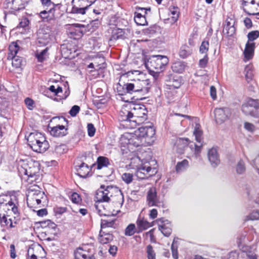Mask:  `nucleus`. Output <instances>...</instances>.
<instances>
[{"mask_svg":"<svg viewBox=\"0 0 259 259\" xmlns=\"http://www.w3.org/2000/svg\"><path fill=\"white\" fill-rule=\"evenodd\" d=\"M19 201L15 192L0 195V223L8 229L16 228L20 221Z\"/></svg>","mask_w":259,"mask_h":259,"instance_id":"f257e3e1","label":"nucleus"},{"mask_svg":"<svg viewBox=\"0 0 259 259\" xmlns=\"http://www.w3.org/2000/svg\"><path fill=\"white\" fill-rule=\"evenodd\" d=\"M127 74H135L138 76L137 78L131 80V82L124 84L123 89L125 90L124 93H132L133 92H141L144 93H147L151 87V81L149 79H143V74L138 70H134L128 72Z\"/></svg>","mask_w":259,"mask_h":259,"instance_id":"f03ea898","label":"nucleus"},{"mask_svg":"<svg viewBox=\"0 0 259 259\" xmlns=\"http://www.w3.org/2000/svg\"><path fill=\"white\" fill-rule=\"evenodd\" d=\"M113 194L117 198V202L119 205H122L124 202L123 195L121 191L117 187L107 186L105 188L104 186H101L96 192L95 198L97 202H108Z\"/></svg>","mask_w":259,"mask_h":259,"instance_id":"7ed1b4c3","label":"nucleus"},{"mask_svg":"<svg viewBox=\"0 0 259 259\" xmlns=\"http://www.w3.org/2000/svg\"><path fill=\"white\" fill-rule=\"evenodd\" d=\"M131 166L136 169V175L139 179H143L154 175L156 171L151 167L149 162L141 160L139 157L132 158Z\"/></svg>","mask_w":259,"mask_h":259,"instance_id":"20e7f679","label":"nucleus"},{"mask_svg":"<svg viewBox=\"0 0 259 259\" xmlns=\"http://www.w3.org/2000/svg\"><path fill=\"white\" fill-rule=\"evenodd\" d=\"M28 145L34 152L43 153L49 148L48 142L45 137L39 132H33L29 134L26 138Z\"/></svg>","mask_w":259,"mask_h":259,"instance_id":"39448f33","label":"nucleus"},{"mask_svg":"<svg viewBox=\"0 0 259 259\" xmlns=\"http://www.w3.org/2000/svg\"><path fill=\"white\" fill-rule=\"evenodd\" d=\"M18 171L21 176H27L31 178V181L37 179V174L39 171V163L38 161L31 159L23 160L20 161L18 167Z\"/></svg>","mask_w":259,"mask_h":259,"instance_id":"423d86ee","label":"nucleus"},{"mask_svg":"<svg viewBox=\"0 0 259 259\" xmlns=\"http://www.w3.org/2000/svg\"><path fill=\"white\" fill-rule=\"evenodd\" d=\"M131 106L132 124H130V127L134 128L137 124H140L147 119V111L144 105L131 103Z\"/></svg>","mask_w":259,"mask_h":259,"instance_id":"0eeeda50","label":"nucleus"},{"mask_svg":"<svg viewBox=\"0 0 259 259\" xmlns=\"http://www.w3.org/2000/svg\"><path fill=\"white\" fill-rule=\"evenodd\" d=\"M168 59L167 57L161 55L152 56L146 61L145 65L150 71L156 72L161 71L168 63Z\"/></svg>","mask_w":259,"mask_h":259,"instance_id":"6e6552de","label":"nucleus"},{"mask_svg":"<svg viewBox=\"0 0 259 259\" xmlns=\"http://www.w3.org/2000/svg\"><path fill=\"white\" fill-rule=\"evenodd\" d=\"M37 38L38 43L42 46L52 42L54 39V34L51 27L46 25L40 26L37 32Z\"/></svg>","mask_w":259,"mask_h":259,"instance_id":"1a4fd4ad","label":"nucleus"},{"mask_svg":"<svg viewBox=\"0 0 259 259\" xmlns=\"http://www.w3.org/2000/svg\"><path fill=\"white\" fill-rule=\"evenodd\" d=\"M241 110L246 115L258 118L259 117V103L257 100L247 99L243 103Z\"/></svg>","mask_w":259,"mask_h":259,"instance_id":"9d476101","label":"nucleus"},{"mask_svg":"<svg viewBox=\"0 0 259 259\" xmlns=\"http://www.w3.org/2000/svg\"><path fill=\"white\" fill-rule=\"evenodd\" d=\"M97 0H72L71 13L76 14L84 15L87 10Z\"/></svg>","mask_w":259,"mask_h":259,"instance_id":"9b49d317","label":"nucleus"},{"mask_svg":"<svg viewBox=\"0 0 259 259\" xmlns=\"http://www.w3.org/2000/svg\"><path fill=\"white\" fill-rule=\"evenodd\" d=\"M20 48L17 42H12L9 46L8 59L12 60V66L16 68L21 66L22 60L17 56Z\"/></svg>","mask_w":259,"mask_h":259,"instance_id":"f8f14e48","label":"nucleus"},{"mask_svg":"<svg viewBox=\"0 0 259 259\" xmlns=\"http://www.w3.org/2000/svg\"><path fill=\"white\" fill-rule=\"evenodd\" d=\"M243 10L248 15L259 16V0H251L250 2L242 1Z\"/></svg>","mask_w":259,"mask_h":259,"instance_id":"ddd939ff","label":"nucleus"},{"mask_svg":"<svg viewBox=\"0 0 259 259\" xmlns=\"http://www.w3.org/2000/svg\"><path fill=\"white\" fill-rule=\"evenodd\" d=\"M131 103L123 105L119 113V120L126 122L125 125L130 126L132 124Z\"/></svg>","mask_w":259,"mask_h":259,"instance_id":"4468645a","label":"nucleus"},{"mask_svg":"<svg viewBox=\"0 0 259 259\" xmlns=\"http://www.w3.org/2000/svg\"><path fill=\"white\" fill-rule=\"evenodd\" d=\"M136 11L135 12L134 20L138 25H146L147 22L146 19V15L147 11H150V9H145L143 8L138 7L136 8Z\"/></svg>","mask_w":259,"mask_h":259,"instance_id":"2eb2a0df","label":"nucleus"},{"mask_svg":"<svg viewBox=\"0 0 259 259\" xmlns=\"http://www.w3.org/2000/svg\"><path fill=\"white\" fill-rule=\"evenodd\" d=\"M135 134L146 142L147 139H150L154 137L155 131L153 127L142 126L135 132Z\"/></svg>","mask_w":259,"mask_h":259,"instance_id":"dca6fc26","label":"nucleus"},{"mask_svg":"<svg viewBox=\"0 0 259 259\" xmlns=\"http://www.w3.org/2000/svg\"><path fill=\"white\" fill-rule=\"evenodd\" d=\"M28 0H6V8L14 11L24 9Z\"/></svg>","mask_w":259,"mask_h":259,"instance_id":"f3484780","label":"nucleus"},{"mask_svg":"<svg viewBox=\"0 0 259 259\" xmlns=\"http://www.w3.org/2000/svg\"><path fill=\"white\" fill-rule=\"evenodd\" d=\"M55 11V8L51 7L41 11L38 15L42 21L49 22L56 19Z\"/></svg>","mask_w":259,"mask_h":259,"instance_id":"a211bd4d","label":"nucleus"},{"mask_svg":"<svg viewBox=\"0 0 259 259\" xmlns=\"http://www.w3.org/2000/svg\"><path fill=\"white\" fill-rule=\"evenodd\" d=\"M167 88L171 89H178L181 85V79L180 76L170 74L165 80Z\"/></svg>","mask_w":259,"mask_h":259,"instance_id":"6ab92c4d","label":"nucleus"},{"mask_svg":"<svg viewBox=\"0 0 259 259\" xmlns=\"http://www.w3.org/2000/svg\"><path fill=\"white\" fill-rule=\"evenodd\" d=\"M159 230L165 236H169L172 232L170 222L167 220L161 219L158 220Z\"/></svg>","mask_w":259,"mask_h":259,"instance_id":"aec40b11","label":"nucleus"},{"mask_svg":"<svg viewBox=\"0 0 259 259\" xmlns=\"http://www.w3.org/2000/svg\"><path fill=\"white\" fill-rule=\"evenodd\" d=\"M74 256L75 259H95L94 255L86 249V246L77 248L74 251Z\"/></svg>","mask_w":259,"mask_h":259,"instance_id":"412c9836","label":"nucleus"},{"mask_svg":"<svg viewBox=\"0 0 259 259\" xmlns=\"http://www.w3.org/2000/svg\"><path fill=\"white\" fill-rule=\"evenodd\" d=\"M214 113L217 122L219 124H221L227 118L229 109L226 108H217L214 110Z\"/></svg>","mask_w":259,"mask_h":259,"instance_id":"4be33fe9","label":"nucleus"},{"mask_svg":"<svg viewBox=\"0 0 259 259\" xmlns=\"http://www.w3.org/2000/svg\"><path fill=\"white\" fill-rule=\"evenodd\" d=\"M207 157L211 165L217 167L220 163L219 155L216 149L211 148L208 151Z\"/></svg>","mask_w":259,"mask_h":259,"instance_id":"5701e85b","label":"nucleus"},{"mask_svg":"<svg viewBox=\"0 0 259 259\" xmlns=\"http://www.w3.org/2000/svg\"><path fill=\"white\" fill-rule=\"evenodd\" d=\"M254 42H247L246 44L245 48L243 52L244 61H247L252 58L254 54Z\"/></svg>","mask_w":259,"mask_h":259,"instance_id":"b1692460","label":"nucleus"},{"mask_svg":"<svg viewBox=\"0 0 259 259\" xmlns=\"http://www.w3.org/2000/svg\"><path fill=\"white\" fill-rule=\"evenodd\" d=\"M75 169L77 174L81 178H87L90 173L91 168L85 163L82 162L80 165H76Z\"/></svg>","mask_w":259,"mask_h":259,"instance_id":"393cba45","label":"nucleus"},{"mask_svg":"<svg viewBox=\"0 0 259 259\" xmlns=\"http://www.w3.org/2000/svg\"><path fill=\"white\" fill-rule=\"evenodd\" d=\"M132 137V134L125 133L123 134L119 140V144L121 148H127L131 151V140Z\"/></svg>","mask_w":259,"mask_h":259,"instance_id":"a878e982","label":"nucleus"},{"mask_svg":"<svg viewBox=\"0 0 259 259\" xmlns=\"http://www.w3.org/2000/svg\"><path fill=\"white\" fill-rule=\"evenodd\" d=\"M50 134L54 137H63L67 135V129L64 125H58L52 128Z\"/></svg>","mask_w":259,"mask_h":259,"instance_id":"bb28decb","label":"nucleus"},{"mask_svg":"<svg viewBox=\"0 0 259 259\" xmlns=\"http://www.w3.org/2000/svg\"><path fill=\"white\" fill-rule=\"evenodd\" d=\"M136 224L137 226V233H139L152 226V224L151 223L140 217L138 219Z\"/></svg>","mask_w":259,"mask_h":259,"instance_id":"cd10ccee","label":"nucleus"},{"mask_svg":"<svg viewBox=\"0 0 259 259\" xmlns=\"http://www.w3.org/2000/svg\"><path fill=\"white\" fill-rule=\"evenodd\" d=\"M147 201L150 206L156 205L157 202V195L156 189L154 187L150 188L147 194Z\"/></svg>","mask_w":259,"mask_h":259,"instance_id":"c85d7f7f","label":"nucleus"},{"mask_svg":"<svg viewBox=\"0 0 259 259\" xmlns=\"http://www.w3.org/2000/svg\"><path fill=\"white\" fill-rule=\"evenodd\" d=\"M239 255V259H257L254 250H251V248L247 250L241 251Z\"/></svg>","mask_w":259,"mask_h":259,"instance_id":"c756f323","label":"nucleus"},{"mask_svg":"<svg viewBox=\"0 0 259 259\" xmlns=\"http://www.w3.org/2000/svg\"><path fill=\"white\" fill-rule=\"evenodd\" d=\"M113 239V235L101 230L100 232L99 241L101 243L107 244L111 241Z\"/></svg>","mask_w":259,"mask_h":259,"instance_id":"7c9ffc66","label":"nucleus"},{"mask_svg":"<svg viewBox=\"0 0 259 259\" xmlns=\"http://www.w3.org/2000/svg\"><path fill=\"white\" fill-rule=\"evenodd\" d=\"M132 138L131 140V150L134 147H137L140 145H143L145 141L139 137L136 134H132Z\"/></svg>","mask_w":259,"mask_h":259,"instance_id":"2f4dec72","label":"nucleus"},{"mask_svg":"<svg viewBox=\"0 0 259 259\" xmlns=\"http://www.w3.org/2000/svg\"><path fill=\"white\" fill-rule=\"evenodd\" d=\"M193 53L192 47L187 45H183L179 51V56L181 58L185 59L190 56Z\"/></svg>","mask_w":259,"mask_h":259,"instance_id":"473e14b6","label":"nucleus"},{"mask_svg":"<svg viewBox=\"0 0 259 259\" xmlns=\"http://www.w3.org/2000/svg\"><path fill=\"white\" fill-rule=\"evenodd\" d=\"M93 62L96 66V71L104 69L106 67L105 60L103 57H96L93 59Z\"/></svg>","mask_w":259,"mask_h":259,"instance_id":"72a5a7b5","label":"nucleus"},{"mask_svg":"<svg viewBox=\"0 0 259 259\" xmlns=\"http://www.w3.org/2000/svg\"><path fill=\"white\" fill-rule=\"evenodd\" d=\"M189 147L194 152V157L196 159L200 158V153L201 152L202 145H197L193 142H190L189 144Z\"/></svg>","mask_w":259,"mask_h":259,"instance_id":"f704fd0d","label":"nucleus"},{"mask_svg":"<svg viewBox=\"0 0 259 259\" xmlns=\"http://www.w3.org/2000/svg\"><path fill=\"white\" fill-rule=\"evenodd\" d=\"M185 67V63L180 61L175 62L171 66L172 70L177 73H182L184 71Z\"/></svg>","mask_w":259,"mask_h":259,"instance_id":"c9c22d12","label":"nucleus"},{"mask_svg":"<svg viewBox=\"0 0 259 259\" xmlns=\"http://www.w3.org/2000/svg\"><path fill=\"white\" fill-rule=\"evenodd\" d=\"M124 32L122 29L120 28H116L113 30L110 40H116L119 38H122Z\"/></svg>","mask_w":259,"mask_h":259,"instance_id":"e433bc0d","label":"nucleus"},{"mask_svg":"<svg viewBox=\"0 0 259 259\" xmlns=\"http://www.w3.org/2000/svg\"><path fill=\"white\" fill-rule=\"evenodd\" d=\"M193 134L195 137L196 141L198 143H201L202 140V131L200 128V125L198 123H196L194 127Z\"/></svg>","mask_w":259,"mask_h":259,"instance_id":"4c0bfd02","label":"nucleus"},{"mask_svg":"<svg viewBox=\"0 0 259 259\" xmlns=\"http://www.w3.org/2000/svg\"><path fill=\"white\" fill-rule=\"evenodd\" d=\"M48 49L49 48L47 47L45 49L42 50L40 52L38 51L36 52L35 53V56L39 62H42L48 57Z\"/></svg>","mask_w":259,"mask_h":259,"instance_id":"58836bf2","label":"nucleus"},{"mask_svg":"<svg viewBox=\"0 0 259 259\" xmlns=\"http://www.w3.org/2000/svg\"><path fill=\"white\" fill-rule=\"evenodd\" d=\"M189 166V162L187 160L184 159L181 162L177 163L176 169L177 172H181L186 170Z\"/></svg>","mask_w":259,"mask_h":259,"instance_id":"ea45409f","label":"nucleus"},{"mask_svg":"<svg viewBox=\"0 0 259 259\" xmlns=\"http://www.w3.org/2000/svg\"><path fill=\"white\" fill-rule=\"evenodd\" d=\"M71 209L73 212L75 213L79 212L82 215H85L88 213V210L85 208L81 207L80 203L77 205H72L71 206Z\"/></svg>","mask_w":259,"mask_h":259,"instance_id":"a19ab883","label":"nucleus"},{"mask_svg":"<svg viewBox=\"0 0 259 259\" xmlns=\"http://www.w3.org/2000/svg\"><path fill=\"white\" fill-rule=\"evenodd\" d=\"M109 164L108 159L105 157L100 156L97 159V168L101 169L104 167H106Z\"/></svg>","mask_w":259,"mask_h":259,"instance_id":"79ce46f5","label":"nucleus"},{"mask_svg":"<svg viewBox=\"0 0 259 259\" xmlns=\"http://www.w3.org/2000/svg\"><path fill=\"white\" fill-rule=\"evenodd\" d=\"M135 233H137V228L134 224H130L125 228L124 231V234L125 236H131Z\"/></svg>","mask_w":259,"mask_h":259,"instance_id":"37998d69","label":"nucleus"},{"mask_svg":"<svg viewBox=\"0 0 259 259\" xmlns=\"http://www.w3.org/2000/svg\"><path fill=\"white\" fill-rule=\"evenodd\" d=\"M67 150V149L65 145L60 144L55 147L54 153L59 156L66 153Z\"/></svg>","mask_w":259,"mask_h":259,"instance_id":"c03bdc74","label":"nucleus"},{"mask_svg":"<svg viewBox=\"0 0 259 259\" xmlns=\"http://www.w3.org/2000/svg\"><path fill=\"white\" fill-rule=\"evenodd\" d=\"M223 32L224 35L228 36H232L235 32V28L234 26L224 25Z\"/></svg>","mask_w":259,"mask_h":259,"instance_id":"a18cd8bd","label":"nucleus"},{"mask_svg":"<svg viewBox=\"0 0 259 259\" xmlns=\"http://www.w3.org/2000/svg\"><path fill=\"white\" fill-rule=\"evenodd\" d=\"M35 199L32 194V189H30L28 192V195L27 199V203L29 207H32L35 205Z\"/></svg>","mask_w":259,"mask_h":259,"instance_id":"49530a36","label":"nucleus"},{"mask_svg":"<svg viewBox=\"0 0 259 259\" xmlns=\"http://www.w3.org/2000/svg\"><path fill=\"white\" fill-rule=\"evenodd\" d=\"M170 15H171V19L173 22L177 21L179 18V11L178 8L173 7L169 9Z\"/></svg>","mask_w":259,"mask_h":259,"instance_id":"de8ad7c7","label":"nucleus"},{"mask_svg":"<svg viewBox=\"0 0 259 259\" xmlns=\"http://www.w3.org/2000/svg\"><path fill=\"white\" fill-rule=\"evenodd\" d=\"M246 72V78L248 81L251 80L254 74L253 71V67L251 65L246 66L245 69Z\"/></svg>","mask_w":259,"mask_h":259,"instance_id":"09e8293b","label":"nucleus"},{"mask_svg":"<svg viewBox=\"0 0 259 259\" xmlns=\"http://www.w3.org/2000/svg\"><path fill=\"white\" fill-rule=\"evenodd\" d=\"M236 170L238 174H242L245 171V164L242 160H240L237 163Z\"/></svg>","mask_w":259,"mask_h":259,"instance_id":"8fccbe9b","label":"nucleus"},{"mask_svg":"<svg viewBox=\"0 0 259 259\" xmlns=\"http://www.w3.org/2000/svg\"><path fill=\"white\" fill-rule=\"evenodd\" d=\"M70 199L73 202V205L79 204L81 202L80 196L76 193H73L70 197Z\"/></svg>","mask_w":259,"mask_h":259,"instance_id":"3c124183","label":"nucleus"},{"mask_svg":"<svg viewBox=\"0 0 259 259\" xmlns=\"http://www.w3.org/2000/svg\"><path fill=\"white\" fill-rule=\"evenodd\" d=\"M147 253L148 259H156L155 253L151 245H148L147 246Z\"/></svg>","mask_w":259,"mask_h":259,"instance_id":"603ef678","label":"nucleus"},{"mask_svg":"<svg viewBox=\"0 0 259 259\" xmlns=\"http://www.w3.org/2000/svg\"><path fill=\"white\" fill-rule=\"evenodd\" d=\"M209 48V42L208 41H203L200 47L199 51L201 54H207Z\"/></svg>","mask_w":259,"mask_h":259,"instance_id":"864d4df0","label":"nucleus"},{"mask_svg":"<svg viewBox=\"0 0 259 259\" xmlns=\"http://www.w3.org/2000/svg\"><path fill=\"white\" fill-rule=\"evenodd\" d=\"M259 37V31L257 30L252 31L248 33L247 37L248 39V42L252 41Z\"/></svg>","mask_w":259,"mask_h":259,"instance_id":"5fc2aeb1","label":"nucleus"},{"mask_svg":"<svg viewBox=\"0 0 259 259\" xmlns=\"http://www.w3.org/2000/svg\"><path fill=\"white\" fill-rule=\"evenodd\" d=\"M122 179L126 184H130L133 180V175L130 173H124L122 175Z\"/></svg>","mask_w":259,"mask_h":259,"instance_id":"6e6d98bb","label":"nucleus"},{"mask_svg":"<svg viewBox=\"0 0 259 259\" xmlns=\"http://www.w3.org/2000/svg\"><path fill=\"white\" fill-rule=\"evenodd\" d=\"M49 90L51 92L54 93L55 95H58L59 93L62 92V88L58 85H51L49 88Z\"/></svg>","mask_w":259,"mask_h":259,"instance_id":"4d7b16f0","label":"nucleus"},{"mask_svg":"<svg viewBox=\"0 0 259 259\" xmlns=\"http://www.w3.org/2000/svg\"><path fill=\"white\" fill-rule=\"evenodd\" d=\"M171 251H172V255L174 259H178L179 258V255L178 252V246L175 244V241H174L171 244Z\"/></svg>","mask_w":259,"mask_h":259,"instance_id":"13d9d810","label":"nucleus"},{"mask_svg":"<svg viewBox=\"0 0 259 259\" xmlns=\"http://www.w3.org/2000/svg\"><path fill=\"white\" fill-rule=\"evenodd\" d=\"M95 207L96 209L98 210V213L100 215H106V214L105 212L104 209L103 210L102 209V207H103V205L102 202H99L96 201V204H95Z\"/></svg>","mask_w":259,"mask_h":259,"instance_id":"bf43d9fd","label":"nucleus"},{"mask_svg":"<svg viewBox=\"0 0 259 259\" xmlns=\"http://www.w3.org/2000/svg\"><path fill=\"white\" fill-rule=\"evenodd\" d=\"M114 224V222L113 221H108L106 220H104L102 222L101 224V230L105 229L108 227H112Z\"/></svg>","mask_w":259,"mask_h":259,"instance_id":"052dcab7","label":"nucleus"},{"mask_svg":"<svg viewBox=\"0 0 259 259\" xmlns=\"http://www.w3.org/2000/svg\"><path fill=\"white\" fill-rule=\"evenodd\" d=\"M208 58L207 54L204 55V57L199 60V65L200 67H205L208 63Z\"/></svg>","mask_w":259,"mask_h":259,"instance_id":"680f3d73","label":"nucleus"},{"mask_svg":"<svg viewBox=\"0 0 259 259\" xmlns=\"http://www.w3.org/2000/svg\"><path fill=\"white\" fill-rule=\"evenodd\" d=\"M32 194L33 196H34L35 198H36L35 201H36L37 199H41L44 196V193L41 192L39 190H36L34 191L32 189Z\"/></svg>","mask_w":259,"mask_h":259,"instance_id":"e2e57ef3","label":"nucleus"},{"mask_svg":"<svg viewBox=\"0 0 259 259\" xmlns=\"http://www.w3.org/2000/svg\"><path fill=\"white\" fill-rule=\"evenodd\" d=\"M244 127L246 130L249 132H253L255 130V127L252 123L247 122L244 123Z\"/></svg>","mask_w":259,"mask_h":259,"instance_id":"0e129e2a","label":"nucleus"},{"mask_svg":"<svg viewBox=\"0 0 259 259\" xmlns=\"http://www.w3.org/2000/svg\"><path fill=\"white\" fill-rule=\"evenodd\" d=\"M259 218V212L258 211L255 210L252 211L248 217L247 220H256Z\"/></svg>","mask_w":259,"mask_h":259,"instance_id":"69168bd1","label":"nucleus"},{"mask_svg":"<svg viewBox=\"0 0 259 259\" xmlns=\"http://www.w3.org/2000/svg\"><path fill=\"white\" fill-rule=\"evenodd\" d=\"M80 110V107L77 105H74L69 111V114L71 116H75L78 113Z\"/></svg>","mask_w":259,"mask_h":259,"instance_id":"338daca9","label":"nucleus"},{"mask_svg":"<svg viewBox=\"0 0 259 259\" xmlns=\"http://www.w3.org/2000/svg\"><path fill=\"white\" fill-rule=\"evenodd\" d=\"M96 129L92 123H89L88 124V135L90 137H93L95 133Z\"/></svg>","mask_w":259,"mask_h":259,"instance_id":"774afa93","label":"nucleus"}]
</instances>
